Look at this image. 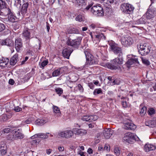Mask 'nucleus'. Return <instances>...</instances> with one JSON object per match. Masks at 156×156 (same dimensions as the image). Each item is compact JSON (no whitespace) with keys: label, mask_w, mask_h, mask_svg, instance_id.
I'll use <instances>...</instances> for the list:
<instances>
[{"label":"nucleus","mask_w":156,"mask_h":156,"mask_svg":"<svg viewBox=\"0 0 156 156\" xmlns=\"http://www.w3.org/2000/svg\"><path fill=\"white\" fill-rule=\"evenodd\" d=\"M120 8L123 13L127 14H132L134 9L133 6L128 3H124L121 4Z\"/></svg>","instance_id":"f257e3e1"},{"label":"nucleus","mask_w":156,"mask_h":156,"mask_svg":"<svg viewBox=\"0 0 156 156\" xmlns=\"http://www.w3.org/2000/svg\"><path fill=\"white\" fill-rule=\"evenodd\" d=\"M86 59V61L84 65V67H88L90 66L95 63V58L88 51L84 52Z\"/></svg>","instance_id":"f03ea898"},{"label":"nucleus","mask_w":156,"mask_h":156,"mask_svg":"<svg viewBox=\"0 0 156 156\" xmlns=\"http://www.w3.org/2000/svg\"><path fill=\"white\" fill-rule=\"evenodd\" d=\"M110 48L114 52L115 54L118 55V56H121L122 55L121 48L118 45L112 41H108Z\"/></svg>","instance_id":"7ed1b4c3"},{"label":"nucleus","mask_w":156,"mask_h":156,"mask_svg":"<svg viewBox=\"0 0 156 156\" xmlns=\"http://www.w3.org/2000/svg\"><path fill=\"white\" fill-rule=\"evenodd\" d=\"M91 12L97 16H103L104 14L103 8L100 4L92 6L91 9Z\"/></svg>","instance_id":"20e7f679"},{"label":"nucleus","mask_w":156,"mask_h":156,"mask_svg":"<svg viewBox=\"0 0 156 156\" xmlns=\"http://www.w3.org/2000/svg\"><path fill=\"white\" fill-rule=\"evenodd\" d=\"M140 48L138 52L141 55H147L149 53L151 49V47L149 44L146 43L140 44Z\"/></svg>","instance_id":"39448f33"},{"label":"nucleus","mask_w":156,"mask_h":156,"mask_svg":"<svg viewBox=\"0 0 156 156\" xmlns=\"http://www.w3.org/2000/svg\"><path fill=\"white\" fill-rule=\"evenodd\" d=\"M121 43L125 47H128L131 45L133 42L132 38L128 35L122 36L121 39Z\"/></svg>","instance_id":"423d86ee"},{"label":"nucleus","mask_w":156,"mask_h":156,"mask_svg":"<svg viewBox=\"0 0 156 156\" xmlns=\"http://www.w3.org/2000/svg\"><path fill=\"white\" fill-rule=\"evenodd\" d=\"M58 136L59 137L69 139L72 138L73 136V129L71 130H66L63 131H60L58 133Z\"/></svg>","instance_id":"0eeeda50"},{"label":"nucleus","mask_w":156,"mask_h":156,"mask_svg":"<svg viewBox=\"0 0 156 156\" xmlns=\"http://www.w3.org/2000/svg\"><path fill=\"white\" fill-rule=\"evenodd\" d=\"M82 38L81 37H78L76 39L74 40L69 39L66 42L67 44L68 45L73 47L74 48H77L80 44Z\"/></svg>","instance_id":"6e6552de"},{"label":"nucleus","mask_w":156,"mask_h":156,"mask_svg":"<svg viewBox=\"0 0 156 156\" xmlns=\"http://www.w3.org/2000/svg\"><path fill=\"white\" fill-rule=\"evenodd\" d=\"M23 41L20 38H17L15 40V47L17 52H19L22 50Z\"/></svg>","instance_id":"1a4fd4ad"},{"label":"nucleus","mask_w":156,"mask_h":156,"mask_svg":"<svg viewBox=\"0 0 156 156\" xmlns=\"http://www.w3.org/2000/svg\"><path fill=\"white\" fill-rule=\"evenodd\" d=\"M31 30L27 28H25L24 29L22 34V36L23 38L25 40H30L32 37H31L30 35Z\"/></svg>","instance_id":"9d476101"},{"label":"nucleus","mask_w":156,"mask_h":156,"mask_svg":"<svg viewBox=\"0 0 156 156\" xmlns=\"http://www.w3.org/2000/svg\"><path fill=\"white\" fill-rule=\"evenodd\" d=\"M130 58L128 59L126 63V64L128 67L129 68L130 66L132 65H135L136 64H139V62L138 60V58L136 56L133 57H128Z\"/></svg>","instance_id":"9b49d317"},{"label":"nucleus","mask_w":156,"mask_h":156,"mask_svg":"<svg viewBox=\"0 0 156 156\" xmlns=\"http://www.w3.org/2000/svg\"><path fill=\"white\" fill-rule=\"evenodd\" d=\"M135 137L134 134L129 132L125 134L123 137V140L129 143H130L132 140L135 139Z\"/></svg>","instance_id":"f8f14e48"},{"label":"nucleus","mask_w":156,"mask_h":156,"mask_svg":"<svg viewBox=\"0 0 156 156\" xmlns=\"http://www.w3.org/2000/svg\"><path fill=\"white\" fill-rule=\"evenodd\" d=\"M116 0H104L103 1V4L106 7L105 9V11L107 13H108L111 11V9L109 6L113 4Z\"/></svg>","instance_id":"ddd939ff"},{"label":"nucleus","mask_w":156,"mask_h":156,"mask_svg":"<svg viewBox=\"0 0 156 156\" xmlns=\"http://www.w3.org/2000/svg\"><path fill=\"white\" fill-rule=\"evenodd\" d=\"M113 133V131L109 128H106L104 130L103 134L106 139H109Z\"/></svg>","instance_id":"4468645a"},{"label":"nucleus","mask_w":156,"mask_h":156,"mask_svg":"<svg viewBox=\"0 0 156 156\" xmlns=\"http://www.w3.org/2000/svg\"><path fill=\"white\" fill-rule=\"evenodd\" d=\"M12 134H14L16 139H22L24 137V135L22 134L21 131L19 129H16L12 130Z\"/></svg>","instance_id":"2eb2a0df"},{"label":"nucleus","mask_w":156,"mask_h":156,"mask_svg":"<svg viewBox=\"0 0 156 156\" xmlns=\"http://www.w3.org/2000/svg\"><path fill=\"white\" fill-rule=\"evenodd\" d=\"M73 51V49L70 48H67L64 49L62 51V55L64 57L69 59L71 54Z\"/></svg>","instance_id":"dca6fc26"},{"label":"nucleus","mask_w":156,"mask_h":156,"mask_svg":"<svg viewBox=\"0 0 156 156\" xmlns=\"http://www.w3.org/2000/svg\"><path fill=\"white\" fill-rule=\"evenodd\" d=\"M11 11L10 9L6 7L0 10V16L2 17L6 16L9 15Z\"/></svg>","instance_id":"f3484780"},{"label":"nucleus","mask_w":156,"mask_h":156,"mask_svg":"<svg viewBox=\"0 0 156 156\" xmlns=\"http://www.w3.org/2000/svg\"><path fill=\"white\" fill-rule=\"evenodd\" d=\"M0 43L2 45H5L10 46L13 44L14 42L12 39L7 38L5 39L2 40Z\"/></svg>","instance_id":"a211bd4d"},{"label":"nucleus","mask_w":156,"mask_h":156,"mask_svg":"<svg viewBox=\"0 0 156 156\" xmlns=\"http://www.w3.org/2000/svg\"><path fill=\"white\" fill-rule=\"evenodd\" d=\"M7 147L5 144L2 141L0 143V153L2 155H5L7 152Z\"/></svg>","instance_id":"6ab92c4d"},{"label":"nucleus","mask_w":156,"mask_h":156,"mask_svg":"<svg viewBox=\"0 0 156 156\" xmlns=\"http://www.w3.org/2000/svg\"><path fill=\"white\" fill-rule=\"evenodd\" d=\"M47 134H49V133H48L46 134L43 133H40L36 134L32 136L31 137V138L32 139H33L34 138H43L44 139L47 138L48 137V136L47 135Z\"/></svg>","instance_id":"aec40b11"},{"label":"nucleus","mask_w":156,"mask_h":156,"mask_svg":"<svg viewBox=\"0 0 156 156\" xmlns=\"http://www.w3.org/2000/svg\"><path fill=\"white\" fill-rule=\"evenodd\" d=\"M73 134L76 135H79L82 136L87 133L86 130L83 129H78L77 128L73 129Z\"/></svg>","instance_id":"412c9836"},{"label":"nucleus","mask_w":156,"mask_h":156,"mask_svg":"<svg viewBox=\"0 0 156 156\" xmlns=\"http://www.w3.org/2000/svg\"><path fill=\"white\" fill-rule=\"evenodd\" d=\"M124 62L123 58L121 56L113 59L112 61V63L115 65H122L123 64Z\"/></svg>","instance_id":"4be33fe9"},{"label":"nucleus","mask_w":156,"mask_h":156,"mask_svg":"<svg viewBox=\"0 0 156 156\" xmlns=\"http://www.w3.org/2000/svg\"><path fill=\"white\" fill-rule=\"evenodd\" d=\"M155 148V146L149 144H146L144 147V150L146 152L154 150Z\"/></svg>","instance_id":"5701e85b"},{"label":"nucleus","mask_w":156,"mask_h":156,"mask_svg":"<svg viewBox=\"0 0 156 156\" xmlns=\"http://www.w3.org/2000/svg\"><path fill=\"white\" fill-rule=\"evenodd\" d=\"M136 128V126L133 123L128 122L125 125V128L126 129L134 130Z\"/></svg>","instance_id":"b1692460"},{"label":"nucleus","mask_w":156,"mask_h":156,"mask_svg":"<svg viewBox=\"0 0 156 156\" xmlns=\"http://www.w3.org/2000/svg\"><path fill=\"white\" fill-rule=\"evenodd\" d=\"M64 68L62 67L55 70L52 73V76H59L61 74L63 73Z\"/></svg>","instance_id":"393cba45"},{"label":"nucleus","mask_w":156,"mask_h":156,"mask_svg":"<svg viewBox=\"0 0 156 156\" xmlns=\"http://www.w3.org/2000/svg\"><path fill=\"white\" fill-rule=\"evenodd\" d=\"M18 55L16 54L14 55L11 58L10 62V64L11 65H14L18 60Z\"/></svg>","instance_id":"a878e982"},{"label":"nucleus","mask_w":156,"mask_h":156,"mask_svg":"<svg viewBox=\"0 0 156 156\" xmlns=\"http://www.w3.org/2000/svg\"><path fill=\"white\" fill-rule=\"evenodd\" d=\"M28 5L29 3L27 2L24 3L23 4L21 12L22 15H24L27 13V9Z\"/></svg>","instance_id":"bb28decb"},{"label":"nucleus","mask_w":156,"mask_h":156,"mask_svg":"<svg viewBox=\"0 0 156 156\" xmlns=\"http://www.w3.org/2000/svg\"><path fill=\"white\" fill-rule=\"evenodd\" d=\"M9 59L8 58H3L0 60V66L5 67L8 63Z\"/></svg>","instance_id":"cd10ccee"},{"label":"nucleus","mask_w":156,"mask_h":156,"mask_svg":"<svg viewBox=\"0 0 156 156\" xmlns=\"http://www.w3.org/2000/svg\"><path fill=\"white\" fill-rule=\"evenodd\" d=\"M155 120H149L145 122V125L146 126H148L150 127H155Z\"/></svg>","instance_id":"c85d7f7f"},{"label":"nucleus","mask_w":156,"mask_h":156,"mask_svg":"<svg viewBox=\"0 0 156 156\" xmlns=\"http://www.w3.org/2000/svg\"><path fill=\"white\" fill-rule=\"evenodd\" d=\"M8 20L12 22H14L16 21V17L15 16L13 13L11 12L8 17Z\"/></svg>","instance_id":"c756f323"},{"label":"nucleus","mask_w":156,"mask_h":156,"mask_svg":"<svg viewBox=\"0 0 156 156\" xmlns=\"http://www.w3.org/2000/svg\"><path fill=\"white\" fill-rule=\"evenodd\" d=\"M47 120L43 119H37L35 122V124L38 126H42L46 123Z\"/></svg>","instance_id":"7c9ffc66"},{"label":"nucleus","mask_w":156,"mask_h":156,"mask_svg":"<svg viewBox=\"0 0 156 156\" xmlns=\"http://www.w3.org/2000/svg\"><path fill=\"white\" fill-rule=\"evenodd\" d=\"M11 117V115L8 116L6 114H3L0 117V118L2 121L5 122L9 120Z\"/></svg>","instance_id":"2f4dec72"},{"label":"nucleus","mask_w":156,"mask_h":156,"mask_svg":"<svg viewBox=\"0 0 156 156\" xmlns=\"http://www.w3.org/2000/svg\"><path fill=\"white\" fill-rule=\"evenodd\" d=\"M107 66L108 68L111 69L116 70L120 69V67L119 66H115L109 63L107 64Z\"/></svg>","instance_id":"473e14b6"},{"label":"nucleus","mask_w":156,"mask_h":156,"mask_svg":"<svg viewBox=\"0 0 156 156\" xmlns=\"http://www.w3.org/2000/svg\"><path fill=\"white\" fill-rule=\"evenodd\" d=\"M94 36L95 37L98 39L99 41L100 40H105V37L104 35V34L102 33H99L97 35H94Z\"/></svg>","instance_id":"72a5a7b5"},{"label":"nucleus","mask_w":156,"mask_h":156,"mask_svg":"<svg viewBox=\"0 0 156 156\" xmlns=\"http://www.w3.org/2000/svg\"><path fill=\"white\" fill-rule=\"evenodd\" d=\"M145 16L147 19H151L154 17L153 13L151 11H149L146 12Z\"/></svg>","instance_id":"f704fd0d"},{"label":"nucleus","mask_w":156,"mask_h":156,"mask_svg":"<svg viewBox=\"0 0 156 156\" xmlns=\"http://www.w3.org/2000/svg\"><path fill=\"white\" fill-rule=\"evenodd\" d=\"M53 108L54 112L57 114L58 116H60L61 112L59 108L55 106H53Z\"/></svg>","instance_id":"c9c22d12"},{"label":"nucleus","mask_w":156,"mask_h":156,"mask_svg":"<svg viewBox=\"0 0 156 156\" xmlns=\"http://www.w3.org/2000/svg\"><path fill=\"white\" fill-rule=\"evenodd\" d=\"M122 99H123V101H122V105L123 107L126 108L127 107L129 106V103L126 101V99L123 97H121Z\"/></svg>","instance_id":"e433bc0d"},{"label":"nucleus","mask_w":156,"mask_h":156,"mask_svg":"<svg viewBox=\"0 0 156 156\" xmlns=\"http://www.w3.org/2000/svg\"><path fill=\"white\" fill-rule=\"evenodd\" d=\"M76 2L79 6H83L86 5V2L85 0H76Z\"/></svg>","instance_id":"4c0bfd02"},{"label":"nucleus","mask_w":156,"mask_h":156,"mask_svg":"<svg viewBox=\"0 0 156 156\" xmlns=\"http://www.w3.org/2000/svg\"><path fill=\"white\" fill-rule=\"evenodd\" d=\"M84 17L80 14L78 15L75 18V20L77 21L80 22H82L84 20Z\"/></svg>","instance_id":"58836bf2"},{"label":"nucleus","mask_w":156,"mask_h":156,"mask_svg":"<svg viewBox=\"0 0 156 156\" xmlns=\"http://www.w3.org/2000/svg\"><path fill=\"white\" fill-rule=\"evenodd\" d=\"M147 110V108L146 107L143 106L141 109L140 111V114L142 116L144 115L146 113Z\"/></svg>","instance_id":"ea45409f"},{"label":"nucleus","mask_w":156,"mask_h":156,"mask_svg":"<svg viewBox=\"0 0 156 156\" xmlns=\"http://www.w3.org/2000/svg\"><path fill=\"white\" fill-rule=\"evenodd\" d=\"M102 93V91L100 88L95 89L93 92V94L95 95H96L98 94Z\"/></svg>","instance_id":"a19ab883"},{"label":"nucleus","mask_w":156,"mask_h":156,"mask_svg":"<svg viewBox=\"0 0 156 156\" xmlns=\"http://www.w3.org/2000/svg\"><path fill=\"white\" fill-rule=\"evenodd\" d=\"M114 151L116 156H119L120 154V150L119 147H115Z\"/></svg>","instance_id":"79ce46f5"},{"label":"nucleus","mask_w":156,"mask_h":156,"mask_svg":"<svg viewBox=\"0 0 156 156\" xmlns=\"http://www.w3.org/2000/svg\"><path fill=\"white\" fill-rule=\"evenodd\" d=\"M25 45L26 47V48L27 49H30L31 47V46L30 43V40H25Z\"/></svg>","instance_id":"37998d69"},{"label":"nucleus","mask_w":156,"mask_h":156,"mask_svg":"<svg viewBox=\"0 0 156 156\" xmlns=\"http://www.w3.org/2000/svg\"><path fill=\"white\" fill-rule=\"evenodd\" d=\"M146 23L144 19L142 17L139 20L136 21V24H144Z\"/></svg>","instance_id":"c03bdc74"},{"label":"nucleus","mask_w":156,"mask_h":156,"mask_svg":"<svg viewBox=\"0 0 156 156\" xmlns=\"http://www.w3.org/2000/svg\"><path fill=\"white\" fill-rule=\"evenodd\" d=\"M6 4L5 2L0 0V9L6 7Z\"/></svg>","instance_id":"a18cd8bd"},{"label":"nucleus","mask_w":156,"mask_h":156,"mask_svg":"<svg viewBox=\"0 0 156 156\" xmlns=\"http://www.w3.org/2000/svg\"><path fill=\"white\" fill-rule=\"evenodd\" d=\"M90 122L94 121L97 120L98 118V117L95 115H89Z\"/></svg>","instance_id":"49530a36"},{"label":"nucleus","mask_w":156,"mask_h":156,"mask_svg":"<svg viewBox=\"0 0 156 156\" xmlns=\"http://www.w3.org/2000/svg\"><path fill=\"white\" fill-rule=\"evenodd\" d=\"M31 121H32L31 119L29 118L25 121H22V122L21 124L23 125H24L27 124H29L31 122Z\"/></svg>","instance_id":"de8ad7c7"},{"label":"nucleus","mask_w":156,"mask_h":156,"mask_svg":"<svg viewBox=\"0 0 156 156\" xmlns=\"http://www.w3.org/2000/svg\"><path fill=\"white\" fill-rule=\"evenodd\" d=\"M55 92L59 95H61L63 93V90L60 87H58L55 89Z\"/></svg>","instance_id":"09e8293b"},{"label":"nucleus","mask_w":156,"mask_h":156,"mask_svg":"<svg viewBox=\"0 0 156 156\" xmlns=\"http://www.w3.org/2000/svg\"><path fill=\"white\" fill-rule=\"evenodd\" d=\"M7 138L8 140H13L16 139L15 136L14 135V134H12L11 133L8 136Z\"/></svg>","instance_id":"8fccbe9b"},{"label":"nucleus","mask_w":156,"mask_h":156,"mask_svg":"<svg viewBox=\"0 0 156 156\" xmlns=\"http://www.w3.org/2000/svg\"><path fill=\"white\" fill-rule=\"evenodd\" d=\"M81 119L84 121L90 122V119L89 116L85 115L83 116Z\"/></svg>","instance_id":"3c124183"},{"label":"nucleus","mask_w":156,"mask_h":156,"mask_svg":"<svg viewBox=\"0 0 156 156\" xmlns=\"http://www.w3.org/2000/svg\"><path fill=\"white\" fill-rule=\"evenodd\" d=\"M155 112V110L153 108H150L148 111L147 112L149 115H151L154 114Z\"/></svg>","instance_id":"603ef678"},{"label":"nucleus","mask_w":156,"mask_h":156,"mask_svg":"<svg viewBox=\"0 0 156 156\" xmlns=\"http://www.w3.org/2000/svg\"><path fill=\"white\" fill-rule=\"evenodd\" d=\"M48 62L47 60L44 61L41 63V66H40V67L41 68H43L45 66H46L48 63Z\"/></svg>","instance_id":"864d4df0"},{"label":"nucleus","mask_w":156,"mask_h":156,"mask_svg":"<svg viewBox=\"0 0 156 156\" xmlns=\"http://www.w3.org/2000/svg\"><path fill=\"white\" fill-rule=\"evenodd\" d=\"M142 62L143 63L147 65H149L150 64L149 62L147 59L145 58L142 59Z\"/></svg>","instance_id":"5fc2aeb1"},{"label":"nucleus","mask_w":156,"mask_h":156,"mask_svg":"<svg viewBox=\"0 0 156 156\" xmlns=\"http://www.w3.org/2000/svg\"><path fill=\"white\" fill-rule=\"evenodd\" d=\"M78 33V31L74 28H71L70 30V31L69 32V33L70 34Z\"/></svg>","instance_id":"6e6d98bb"},{"label":"nucleus","mask_w":156,"mask_h":156,"mask_svg":"<svg viewBox=\"0 0 156 156\" xmlns=\"http://www.w3.org/2000/svg\"><path fill=\"white\" fill-rule=\"evenodd\" d=\"M104 151H109L110 150V146L108 144H105L104 148Z\"/></svg>","instance_id":"4d7b16f0"},{"label":"nucleus","mask_w":156,"mask_h":156,"mask_svg":"<svg viewBox=\"0 0 156 156\" xmlns=\"http://www.w3.org/2000/svg\"><path fill=\"white\" fill-rule=\"evenodd\" d=\"M112 83H113V85H119L120 84V82L119 80L116 79L113 81Z\"/></svg>","instance_id":"13d9d810"},{"label":"nucleus","mask_w":156,"mask_h":156,"mask_svg":"<svg viewBox=\"0 0 156 156\" xmlns=\"http://www.w3.org/2000/svg\"><path fill=\"white\" fill-rule=\"evenodd\" d=\"M78 89L80 90V92H83L84 89L83 87L80 84H78Z\"/></svg>","instance_id":"bf43d9fd"},{"label":"nucleus","mask_w":156,"mask_h":156,"mask_svg":"<svg viewBox=\"0 0 156 156\" xmlns=\"http://www.w3.org/2000/svg\"><path fill=\"white\" fill-rule=\"evenodd\" d=\"M58 150L59 152H62L64 151V148L63 146H59L58 147Z\"/></svg>","instance_id":"052dcab7"},{"label":"nucleus","mask_w":156,"mask_h":156,"mask_svg":"<svg viewBox=\"0 0 156 156\" xmlns=\"http://www.w3.org/2000/svg\"><path fill=\"white\" fill-rule=\"evenodd\" d=\"M5 29V26L2 23H0V32L3 31Z\"/></svg>","instance_id":"680f3d73"},{"label":"nucleus","mask_w":156,"mask_h":156,"mask_svg":"<svg viewBox=\"0 0 156 156\" xmlns=\"http://www.w3.org/2000/svg\"><path fill=\"white\" fill-rule=\"evenodd\" d=\"M14 110L16 112H19L22 111V108H21L19 107L18 106H17L15 107Z\"/></svg>","instance_id":"e2e57ef3"},{"label":"nucleus","mask_w":156,"mask_h":156,"mask_svg":"<svg viewBox=\"0 0 156 156\" xmlns=\"http://www.w3.org/2000/svg\"><path fill=\"white\" fill-rule=\"evenodd\" d=\"M12 129L8 128H6L4 130V132L5 133H8L10 132H11L12 133Z\"/></svg>","instance_id":"0e129e2a"},{"label":"nucleus","mask_w":156,"mask_h":156,"mask_svg":"<svg viewBox=\"0 0 156 156\" xmlns=\"http://www.w3.org/2000/svg\"><path fill=\"white\" fill-rule=\"evenodd\" d=\"M88 85L89 87L91 89H93L94 88V85L92 83H89Z\"/></svg>","instance_id":"69168bd1"},{"label":"nucleus","mask_w":156,"mask_h":156,"mask_svg":"<svg viewBox=\"0 0 156 156\" xmlns=\"http://www.w3.org/2000/svg\"><path fill=\"white\" fill-rule=\"evenodd\" d=\"M78 154H80V156H85L84 154L85 153L84 152L81 151H79L77 152Z\"/></svg>","instance_id":"338daca9"},{"label":"nucleus","mask_w":156,"mask_h":156,"mask_svg":"<svg viewBox=\"0 0 156 156\" xmlns=\"http://www.w3.org/2000/svg\"><path fill=\"white\" fill-rule=\"evenodd\" d=\"M9 84L13 85L14 83V81L13 79H10L9 81Z\"/></svg>","instance_id":"774afa93"}]
</instances>
